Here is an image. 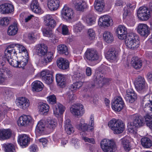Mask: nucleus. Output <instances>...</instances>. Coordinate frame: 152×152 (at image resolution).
<instances>
[{
	"instance_id": "nucleus-50",
	"label": "nucleus",
	"mask_w": 152,
	"mask_h": 152,
	"mask_svg": "<svg viewBox=\"0 0 152 152\" xmlns=\"http://www.w3.org/2000/svg\"><path fill=\"white\" fill-rule=\"evenodd\" d=\"M49 109V106L45 103L41 104L39 106V111L42 114H45L48 112Z\"/></svg>"
},
{
	"instance_id": "nucleus-49",
	"label": "nucleus",
	"mask_w": 152,
	"mask_h": 152,
	"mask_svg": "<svg viewBox=\"0 0 152 152\" xmlns=\"http://www.w3.org/2000/svg\"><path fill=\"white\" fill-rule=\"evenodd\" d=\"M16 48L15 43L10 44L6 50V53H8V52H9L12 54V56H16L17 53L15 50Z\"/></svg>"
},
{
	"instance_id": "nucleus-7",
	"label": "nucleus",
	"mask_w": 152,
	"mask_h": 152,
	"mask_svg": "<svg viewBox=\"0 0 152 152\" xmlns=\"http://www.w3.org/2000/svg\"><path fill=\"white\" fill-rule=\"evenodd\" d=\"M34 122V119L31 116L23 115L18 118L17 124L20 127H25L32 125Z\"/></svg>"
},
{
	"instance_id": "nucleus-35",
	"label": "nucleus",
	"mask_w": 152,
	"mask_h": 152,
	"mask_svg": "<svg viewBox=\"0 0 152 152\" xmlns=\"http://www.w3.org/2000/svg\"><path fill=\"white\" fill-rule=\"evenodd\" d=\"M57 63L58 67L61 69H67L69 66V63L68 60L62 58H59L57 60Z\"/></svg>"
},
{
	"instance_id": "nucleus-61",
	"label": "nucleus",
	"mask_w": 152,
	"mask_h": 152,
	"mask_svg": "<svg viewBox=\"0 0 152 152\" xmlns=\"http://www.w3.org/2000/svg\"><path fill=\"white\" fill-rule=\"evenodd\" d=\"M12 97V93L11 92L8 90L6 91L4 94V98L5 100H9Z\"/></svg>"
},
{
	"instance_id": "nucleus-57",
	"label": "nucleus",
	"mask_w": 152,
	"mask_h": 152,
	"mask_svg": "<svg viewBox=\"0 0 152 152\" xmlns=\"http://www.w3.org/2000/svg\"><path fill=\"white\" fill-rule=\"evenodd\" d=\"M83 85V83L81 81L76 82L73 83L70 86V89L72 90H75L79 88Z\"/></svg>"
},
{
	"instance_id": "nucleus-8",
	"label": "nucleus",
	"mask_w": 152,
	"mask_h": 152,
	"mask_svg": "<svg viewBox=\"0 0 152 152\" xmlns=\"http://www.w3.org/2000/svg\"><path fill=\"white\" fill-rule=\"evenodd\" d=\"M70 112L74 116L77 117L82 116L85 112L83 106L81 104H76L72 105L70 109Z\"/></svg>"
},
{
	"instance_id": "nucleus-44",
	"label": "nucleus",
	"mask_w": 152,
	"mask_h": 152,
	"mask_svg": "<svg viewBox=\"0 0 152 152\" xmlns=\"http://www.w3.org/2000/svg\"><path fill=\"white\" fill-rule=\"evenodd\" d=\"M43 85L42 83L39 81H36L32 84V90L33 91L38 92L42 91Z\"/></svg>"
},
{
	"instance_id": "nucleus-33",
	"label": "nucleus",
	"mask_w": 152,
	"mask_h": 152,
	"mask_svg": "<svg viewBox=\"0 0 152 152\" xmlns=\"http://www.w3.org/2000/svg\"><path fill=\"white\" fill-rule=\"evenodd\" d=\"M105 5L103 0H95L94 4L95 10L99 12H102L104 10Z\"/></svg>"
},
{
	"instance_id": "nucleus-30",
	"label": "nucleus",
	"mask_w": 152,
	"mask_h": 152,
	"mask_svg": "<svg viewBox=\"0 0 152 152\" xmlns=\"http://www.w3.org/2000/svg\"><path fill=\"white\" fill-rule=\"evenodd\" d=\"M30 8L33 12L36 13H42V11L38 0H32L30 4Z\"/></svg>"
},
{
	"instance_id": "nucleus-23",
	"label": "nucleus",
	"mask_w": 152,
	"mask_h": 152,
	"mask_svg": "<svg viewBox=\"0 0 152 152\" xmlns=\"http://www.w3.org/2000/svg\"><path fill=\"white\" fill-rule=\"evenodd\" d=\"M54 57L53 53L51 52H47L43 56L41 57L39 62L44 65H46L52 61Z\"/></svg>"
},
{
	"instance_id": "nucleus-18",
	"label": "nucleus",
	"mask_w": 152,
	"mask_h": 152,
	"mask_svg": "<svg viewBox=\"0 0 152 152\" xmlns=\"http://www.w3.org/2000/svg\"><path fill=\"white\" fill-rule=\"evenodd\" d=\"M118 53L115 48L109 50L106 55L107 59L110 62H115L118 60Z\"/></svg>"
},
{
	"instance_id": "nucleus-3",
	"label": "nucleus",
	"mask_w": 152,
	"mask_h": 152,
	"mask_svg": "<svg viewBox=\"0 0 152 152\" xmlns=\"http://www.w3.org/2000/svg\"><path fill=\"white\" fill-rule=\"evenodd\" d=\"M100 147L104 152H115L117 149L114 141L107 139H104L101 141Z\"/></svg>"
},
{
	"instance_id": "nucleus-43",
	"label": "nucleus",
	"mask_w": 152,
	"mask_h": 152,
	"mask_svg": "<svg viewBox=\"0 0 152 152\" xmlns=\"http://www.w3.org/2000/svg\"><path fill=\"white\" fill-rule=\"evenodd\" d=\"M87 37L86 40L88 41H91L94 40L96 38L95 31L92 28H89L87 31Z\"/></svg>"
},
{
	"instance_id": "nucleus-17",
	"label": "nucleus",
	"mask_w": 152,
	"mask_h": 152,
	"mask_svg": "<svg viewBox=\"0 0 152 152\" xmlns=\"http://www.w3.org/2000/svg\"><path fill=\"white\" fill-rule=\"evenodd\" d=\"M40 76L43 80L47 84L51 83L53 81L52 73L48 70H44L41 72Z\"/></svg>"
},
{
	"instance_id": "nucleus-25",
	"label": "nucleus",
	"mask_w": 152,
	"mask_h": 152,
	"mask_svg": "<svg viewBox=\"0 0 152 152\" xmlns=\"http://www.w3.org/2000/svg\"><path fill=\"white\" fill-rule=\"evenodd\" d=\"M76 127L80 131L83 132L91 131L89 129V126L88 124L85 122V120L82 118H81L79 121L77 123Z\"/></svg>"
},
{
	"instance_id": "nucleus-19",
	"label": "nucleus",
	"mask_w": 152,
	"mask_h": 152,
	"mask_svg": "<svg viewBox=\"0 0 152 152\" xmlns=\"http://www.w3.org/2000/svg\"><path fill=\"white\" fill-rule=\"evenodd\" d=\"M16 104L19 108L26 109L30 105L29 100L25 97H20L16 99Z\"/></svg>"
},
{
	"instance_id": "nucleus-39",
	"label": "nucleus",
	"mask_w": 152,
	"mask_h": 152,
	"mask_svg": "<svg viewBox=\"0 0 152 152\" xmlns=\"http://www.w3.org/2000/svg\"><path fill=\"white\" fill-rule=\"evenodd\" d=\"M42 31L44 36L48 37L49 39L53 43H55L56 42V40L57 41V40H56V37L53 34L51 30H48L44 28L42 29Z\"/></svg>"
},
{
	"instance_id": "nucleus-13",
	"label": "nucleus",
	"mask_w": 152,
	"mask_h": 152,
	"mask_svg": "<svg viewBox=\"0 0 152 152\" xmlns=\"http://www.w3.org/2000/svg\"><path fill=\"white\" fill-rule=\"evenodd\" d=\"M127 8L128 7H125L124 9V12L123 18L128 26H134L135 23L134 16L132 13L129 12L127 10Z\"/></svg>"
},
{
	"instance_id": "nucleus-34",
	"label": "nucleus",
	"mask_w": 152,
	"mask_h": 152,
	"mask_svg": "<svg viewBox=\"0 0 152 152\" xmlns=\"http://www.w3.org/2000/svg\"><path fill=\"white\" fill-rule=\"evenodd\" d=\"M64 127L66 133L68 134H71L73 133L74 131V128L71 124L70 119H67L64 122Z\"/></svg>"
},
{
	"instance_id": "nucleus-1",
	"label": "nucleus",
	"mask_w": 152,
	"mask_h": 152,
	"mask_svg": "<svg viewBox=\"0 0 152 152\" xmlns=\"http://www.w3.org/2000/svg\"><path fill=\"white\" fill-rule=\"evenodd\" d=\"M131 118H133V121L128 124V131L129 133L133 134L134 137H137L138 135L137 133V128L143 125L144 121L142 117L137 115H133Z\"/></svg>"
},
{
	"instance_id": "nucleus-40",
	"label": "nucleus",
	"mask_w": 152,
	"mask_h": 152,
	"mask_svg": "<svg viewBox=\"0 0 152 152\" xmlns=\"http://www.w3.org/2000/svg\"><path fill=\"white\" fill-rule=\"evenodd\" d=\"M131 63L134 68L136 69H139L142 66V61L136 57H133L132 58Z\"/></svg>"
},
{
	"instance_id": "nucleus-20",
	"label": "nucleus",
	"mask_w": 152,
	"mask_h": 152,
	"mask_svg": "<svg viewBox=\"0 0 152 152\" xmlns=\"http://www.w3.org/2000/svg\"><path fill=\"white\" fill-rule=\"evenodd\" d=\"M137 98V95L132 89L129 88L126 90L125 99L127 102L132 103Z\"/></svg>"
},
{
	"instance_id": "nucleus-22",
	"label": "nucleus",
	"mask_w": 152,
	"mask_h": 152,
	"mask_svg": "<svg viewBox=\"0 0 152 152\" xmlns=\"http://www.w3.org/2000/svg\"><path fill=\"white\" fill-rule=\"evenodd\" d=\"M53 109L54 115L56 117H59L63 115L66 108L62 104L58 103L53 106Z\"/></svg>"
},
{
	"instance_id": "nucleus-12",
	"label": "nucleus",
	"mask_w": 152,
	"mask_h": 152,
	"mask_svg": "<svg viewBox=\"0 0 152 152\" xmlns=\"http://www.w3.org/2000/svg\"><path fill=\"white\" fill-rule=\"evenodd\" d=\"M137 15L140 20L142 21H146L150 17V11L147 7H141L138 10Z\"/></svg>"
},
{
	"instance_id": "nucleus-56",
	"label": "nucleus",
	"mask_w": 152,
	"mask_h": 152,
	"mask_svg": "<svg viewBox=\"0 0 152 152\" xmlns=\"http://www.w3.org/2000/svg\"><path fill=\"white\" fill-rule=\"evenodd\" d=\"M144 118L147 126L152 129V115H147L144 116Z\"/></svg>"
},
{
	"instance_id": "nucleus-9",
	"label": "nucleus",
	"mask_w": 152,
	"mask_h": 152,
	"mask_svg": "<svg viewBox=\"0 0 152 152\" xmlns=\"http://www.w3.org/2000/svg\"><path fill=\"white\" fill-rule=\"evenodd\" d=\"M15 47L19 50V53L22 54V61H21L20 64L22 65L21 66H25L27 64L28 60V53L25 47L23 45L15 43Z\"/></svg>"
},
{
	"instance_id": "nucleus-11",
	"label": "nucleus",
	"mask_w": 152,
	"mask_h": 152,
	"mask_svg": "<svg viewBox=\"0 0 152 152\" xmlns=\"http://www.w3.org/2000/svg\"><path fill=\"white\" fill-rule=\"evenodd\" d=\"M138 33L142 37L146 38L150 34V29L146 24L139 23L137 27Z\"/></svg>"
},
{
	"instance_id": "nucleus-46",
	"label": "nucleus",
	"mask_w": 152,
	"mask_h": 152,
	"mask_svg": "<svg viewBox=\"0 0 152 152\" xmlns=\"http://www.w3.org/2000/svg\"><path fill=\"white\" fill-rule=\"evenodd\" d=\"M57 49L58 52L61 54H64L68 55L69 54V52L67 47L64 44L60 45L58 46Z\"/></svg>"
},
{
	"instance_id": "nucleus-55",
	"label": "nucleus",
	"mask_w": 152,
	"mask_h": 152,
	"mask_svg": "<svg viewBox=\"0 0 152 152\" xmlns=\"http://www.w3.org/2000/svg\"><path fill=\"white\" fill-rule=\"evenodd\" d=\"M94 114H91L89 117L88 125L89 126L90 131H92L94 129Z\"/></svg>"
},
{
	"instance_id": "nucleus-21",
	"label": "nucleus",
	"mask_w": 152,
	"mask_h": 152,
	"mask_svg": "<svg viewBox=\"0 0 152 152\" xmlns=\"http://www.w3.org/2000/svg\"><path fill=\"white\" fill-rule=\"evenodd\" d=\"M30 141V138L27 135L23 134L18 136V142L22 148H24L28 146Z\"/></svg>"
},
{
	"instance_id": "nucleus-5",
	"label": "nucleus",
	"mask_w": 152,
	"mask_h": 152,
	"mask_svg": "<svg viewBox=\"0 0 152 152\" xmlns=\"http://www.w3.org/2000/svg\"><path fill=\"white\" fill-rule=\"evenodd\" d=\"M135 87L136 90L139 93H143L148 89V86L144 77L139 76L135 82Z\"/></svg>"
},
{
	"instance_id": "nucleus-31",
	"label": "nucleus",
	"mask_w": 152,
	"mask_h": 152,
	"mask_svg": "<svg viewBox=\"0 0 152 152\" xmlns=\"http://www.w3.org/2000/svg\"><path fill=\"white\" fill-rule=\"evenodd\" d=\"M45 121L41 120L37 123L36 126L35 132L36 136H39L43 133L45 129Z\"/></svg>"
},
{
	"instance_id": "nucleus-53",
	"label": "nucleus",
	"mask_w": 152,
	"mask_h": 152,
	"mask_svg": "<svg viewBox=\"0 0 152 152\" xmlns=\"http://www.w3.org/2000/svg\"><path fill=\"white\" fill-rule=\"evenodd\" d=\"M21 61H22H22L21 60L19 62L18 61L12 58L10 59V60H9L8 62L10 65L14 67L23 68L25 66H21L22 65L20 64Z\"/></svg>"
},
{
	"instance_id": "nucleus-62",
	"label": "nucleus",
	"mask_w": 152,
	"mask_h": 152,
	"mask_svg": "<svg viewBox=\"0 0 152 152\" xmlns=\"http://www.w3.org/2000/svg\"><path fill=\"white\" fill-rule=\"evenodd\" d=\"M9 18L7 17L1 18L0 19V25L1 26H6L9 23Z\"/></svg>"
},
{
	"instance_id": "nucleus-37",
	"label": "nucleus",
	"mask_w": 152,
	"mask_h": 152,
	"mask_svg": "<svg viewBox=\"0 0 152 152\" xmlns=\"http://www.w3.org/2000/svg\"><path fill=\"white\" fill-rule=\"evenodd\" d=\"M18 30V23L17 22H15L8 28L7 34L10 36L15 35L17 33Z\"/></svg>"
},
{
	"instance_id": "nucleus-60",
	"label": "nucleus",
	"mask_w": 152,
	"mask_h": 152,
	"mask_svg": "<svg viewBox=\"0 0 152 152\" xmlns=\"http://www.w3.org/2000/svg\"><path fill=\"white\" fill-rule=\"evenodd\" d=\"M72 91L71 89L66 93V95L67 99L69 102H70L75 99V96H74Z\"/></svg>"
},
{
	"instance_id": "nucleus-54",
	"label": "nucleus",
	"mask_w": 152,
	"mask_h": 152,
	"mask_svg": "<svg viewBox=\"0 0 152 152\" xmlns=\"http://www.w3.org/2000/svg\"><path fill=\"white\" fill-rule=\"evenodd\" d=\"M59 30L61 31L62 34L64 35H67L69 32V29L67 26L63 24H61L58 28Z\"/></svg>"
},
{
	"instance_id": "nucleus-28",
	"label": "nucleus",
	"mask_w": 152,
	"mask_h": 152,
	"mask_svg": "<svg viewBox=\"0 0 152 152\" xmlns=\"http://www.w3.org/2000/svg\"><path fill=\"white\" fill-rule=\"evenodd\" d=\"M117 32L118 38L121 40L124 39L128 36L127 28L124 25H120L118 26L117 29Z\"/></svg>"
},
{
	"instance_id": "nucleus-29",
	"label": "nucleus",
	"mask_w": 152,
	"mask_h": 152,
	"mask_svg": "<svg viewBox=\"0 0 152 152\" xmlns=\"http://www.w3.org/2000/svg\"><path fill=\"white\" fill-rule=\"evenodd\" d=\"M14 10L12 4L10 3H4L0 6V11L3 14H8L12 12Z\"/></svg>"
},
{
	"instance_id": "nucleus-45",
	"label": "nucleus",
	"mask_w": 152,
	"mask_h": 152,
	"mask_svg": "<svg viewBox=\"0 0 152 152\" xmlns=\"http://www.w3.org/2000/svg\"><path fill=\"white\" fill-rule=\"evenodd\" d=\"M11 133L8 129L0 130V139L4 140L9 138L11 136Z\"/></svg>"
},
{
	"instance_id": "nucleus-6",
	"label": "nucleus",
	"mask_w": 152,
	"mask_h": 152,
	"mask_svg": "<svg viewBox=\"0 0 152 152\" xmlns=\"http://www.w3.org/2000/svg\"><path fill=\"white\" fill-rule=\"evenodd\" d=\"M74 13L72 9L67 5L64 6L61 11L62 19L64 20L69 22L73 18Z\"/></svg>"
},
{
	"instance_id": "nucleus-64",
	"label": "nucleus",
	"mask_w": 152,
	"mask_h": 152,
	"mask_svg": "<svg viewBox=\"0 0 152 152\" xmlns=\"http://www.w3.org/2000/svg\"><path fill=\"white\" fill-rule=\"evenodd\" d=\"M86 20L87 23L90 25L94 24L95 22L94 18L91 15H88L87 17Z\"/></svg>"
},
{
	"instance_id": "nucleus-16",
	"label": "nucleus",
	"mask_w": 152,
	"mask_h": 152,
	"mask_svg": "<svg viewBox=\"0 0 152 152\" xmlns=\"http://www.w3.org/2000/svg\"><path fill=\"white\" fill-rule=\"evenodd\" d=\"M142 104L143 107L147 108L152 112V94H146L142 99Z\"/></svg>"
},
{
	"instance_id": "nucleus-32",
	"label": "nucleus",
	"mask_w": 152,
	"mask_h": 152,
	"mask_svg": "<svg viewBox=\"0 0 152 152\" xmlns=\"http://www.w3.org/2000/svg\"><path fill=\"white\" fill-rule=\"evenodd\" d=\"M35 48L37 55L41 57L43 56L47 52L48 48L44 44H38Z\"/></svg>"
},
{
	"instance_id": "nucleus-4",
	"label": "nucleus",
	"mask_w": 152,
	"mask_h": 152,
	"mask_svg": "<svg viewBox=\"0 0 152 152\" xmlns=\"http://www.w3.org/2000/svg\"><path fill=\"white\" fill-rule=\"evenodd\" d=\"M137 37L133 34H130L125 38V42L126 46L129 48L134 50L139 46V41L137 39Z\"/></svg>"
},
{
	"instance_id": "nucleus-10",
	"label": "nucleus",
	"mask_w": 152,
	"mask_h": 152,
	"mask_svg": "<svg viewBox=\"0 0 152 152\" xmlns=\"http://www.w3.org/2000/svg\"><path fill=\"white\" fill-rule=\"evenodd\" d=\"M84 57L85 58L91 61L94 62L99 60L101 56L98 54L97 52L94 50L88 49L85 53Z\"/></svg>"
},
{
	"instance_id": "nucleus-63",
	"label": "nucleus",
	"mask_w": 152,
	"mask_h": 152,
	"mask_svg": "<svg viewBox=\"0 0 152 152\" xmlns=\"http://www.w3.org/2000/svg\"><path fill=\"white\" fill-rule=\"evenodd\" d=\"M71 143L76 149L79 148L80 147L79 141L77 139L73 138L71 141Z\"/></svg>"
},
{
	"instance_id": "nucleus-59",
	"label": "nucleus",
	"mask_w": 152,
	"mask_h": 152,
	"mask_svg": "<svg viewBox=\"0 0 152 152\" xmlns=\"http://www.w3.org/2000/svg\"><path fill=\"white\" fill-rule=\"evenodd\" d=\"M47 99L48 102L52 104L55 103L56 102V97L53 94L50 95L48 96Z\"/></svg>"
},
{
	"instance_id": "nucleus-2",
	"label": "nucleus",
	"mask_w": 152,
	"mask_h": 152,
	"mask_svg": "<svg viewBox=\"0 0 152 152\" xmlns=\"http://www.w3.org/2000/svg\"><path fill=\"white\" fill-rule=\"evenodd\" d=\"M108 126L113 131L114 134H119L122 133L125 129V124L121 120L113 118L108 123Z\"/></svg>"
},
{
	"instance_id": "nucleus-38",
	"label": "nucleus",
	"mask_w": 152,
	"mask_h": 152,
	"mask_svg": "<svg viewBox=\"0 0 152 152\" xmlns=\"http://www.w3.org/2000/svg\"><path fill=\"white\" fill-rule=\"evenodd\" d=\"M56 79L57 84L61 87L63 88L66 84V76L60 74L56 75Z\"/></svg>"
},
{
	"instance_id": "nucleus-47",
	"label": "nucleus",
	"mask_w": 152,
	"mask_h": 152,
	"mask_svg": "<svg viewBox=\"0 0 152 152\" xmlns=\"http://www.w3.org/2000/svg\"><path fill=\"white\" fill-rule=\"evenodd\" d=\"M141 143L142 146L145 148H149L152 145V142L149 138L144 137L141 139Z\"/></svg>"
},
{
	"instance_id": "nucleus-52",
	"label": "nucleus",
	"mask_w": 152,
	"mask_h": 152,
	"mask_svg": "<svg viewBox=\"0 0 152 152\" xmlns=\"http://www.w3.org/2000/svg\"><path fill=\"white\" fill-rule=\"evenodd\" d=\"M84 26L81 23L79 22L73 26V30L75 32L78 33L81 32L84 29Z\"/></svg>"
},
{
	"instance_id": "nucleus-41",
	"label": "nucleus",
	"mask_w": 152,
	"mask_h": 152,
	"mask_svg": "<svg viewBox=\"0 0 152 152\" xmlns=\"http://www.w3.org/2000/svg\"><path fill=\"white\" fill-rule=\"evenodd\" d=\"M15 144L13 143H4L2 145L5 152H15Z\"/></svg>"
},
{
	"instance_id": "nucleus-58",
	"label": "nucleus",
	"mask_w": 152,
	"mask_h": 152,
	"mask_svg": "<svg viewBox=\"0 0 152 152\" xmlns=\"http://www.w3.org/2000/svg\"><path fill=\"white\" fill-rule=\"evenodd\" d=\"M5 69L4 67L0 68V83H3L5 80L4 74L5 73Z\"/></svg>"
},
{
	"instance_id": "nucleus-24",
	"label": "nucleus",
	"mask_w": 152,
	"mask_h": 152,
	"mask_svg": "<svg viewBox=\"0 0 152 152\" xmlns=\"http://www.w3.org/2000/svg\"><path fill=\"white\" fill-rule=\"evenodd\" d=\"M61 4L60 0H48L47 5L48 8L51 11L57 10Z\"/></svg>"
},
{
	"instance_id": "nucleus-51",
	"label": "nucleus",
	"mask_w": 152,
	"mask_h": 152,
	"mask_svg": "<svg viewBox=\"0 0 152 152\" xmlns=\"http://www.w3.org/2000/svg\"><path fill=\"white\" fill-rule=\"evenodd\" d=\"M96 82V83L98 85V87H102L105 83L107 81V80L104 77L102 76L101 77H99L98 76L96 77V80L95 81Z\"/></svg>"
},
{
	"instance_id": "nucleus-42",
	"label": "nucleus",
	"mask_w": 152,
	"mask_h": 152,
	"mask_svg": "<svg viewBox=\"0 0 152 152\" xmlns=\"http://www.w3.org/2000/svg\"><path fill=\"white\" fill-rule=\"evenodd\" d=\"M103 39L107 43H111L114 40L113 34L110 31H104L103 34Z\"/></svg>"
},
{
	"instance_id": "nucleus-48",
	"label": "nucleus",
	"mask_w": 152,
	"mask_h": 152,
	"mask_svg": "<svg viewBox=\"0 0 152 152\" xmlns=\"http://www.w3.org/2000/svg\"><path fill=\"white\" fill-rule=\"evenodd\" d=\"M40 34L37 32L29 33L28 35V39L30 43H32L39 38Z\"/></svg>"
},
{
	"instance_id": "nucleus-36",
	"label": "nucleus",
	"mask_w": 152,
	"mask_h": 152,
	"mask_svg": "<svg viewBox=\"0 0 152 152\" xmlns=\"http://www.w3.org/2000/svg\"><path fill=\"white\" fill-rule=\"evenodd\" d=\"M45 121L46 127L50 130L54 129L57 125V120L54 118H48Z\"/></svg>"
},
{
	"instance_id": "nucleus-15",
	"label": "nucleus",
	"mask_w": 152,
	"mask_h": 152,
	"mask_svg": "<svg viewBox=\"0 0 152 152\" xmlns=\"http://www.w3.org/2000/svg\"><path fill=\"white\" fill-rule=\"evenodd\" d=\"M124 106V103L121 97L117 96L112 103V108L116 111H120Z\"/></svg>"
},
{
	"instance_id": "nucleus-27",
	"label": "nucleus",
	"mask_w": 152,
	"mask_h": 152,
	"mask_svg": "<svg viewBox=\"0 0 152 152\" xmlns=\"http://www.w3.org/2000/svg\"><path fill=\"white\" fill-rule=\"evenodd\" d=\"M54 15H47L44 16V23L45 25L49 28H54L56 25V22L54 20Z\"/></svg>"
},
{
	"instance_id": "nucleus-26",
	"label": "nucleus",
	"mask_w": 152,
	"mask_h": 152,
	"mask_svg": "<svg viewBox=\"0 0 152 152\" xmlns=\"http://www.w3.org/2000/svg\"><path fill=\"white\" fill-rule=\"evenodd\" d=\"M72 2L77 10L82 11L87 7V2L85 0H72Z\"/></svg>"
},
{
	"instance_id": "nucleus-14",
	"label": "nucleus",
	"mask_w": 152,
	"mask_h": 152,
	"mask_svg": "<svg viewBox=\"0 0 152 152\" xmlns=\"http://www.w3.org/2000/svg\"><path fill=\"white\" fill-rule=\"evenodd\" d=\"M113 23L111 17L107 15H104L100 17L98 21L99 25L103 27L111 26Z\"/></svg>"
}]
</instances>
